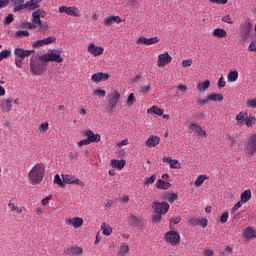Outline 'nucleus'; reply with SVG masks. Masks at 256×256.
<instances>
[{
	"mask_svg": "<svg viewBox=\"0 0 256 256\" xmlns=\"http://www.w3.org/2000/svg\"><path fill=\"white\" fill-rule=\"evenodd\" d=\"M154 215L152 216L153 223H161L163 221V215L169 211V203L167 202H154L152 205Z\"/></svg>",
	"mask_w": 256,
	"mask_h": 256,
	"instance_id": "obj_1",
	"label": "nucleus"
},
{
	"mask_svg": "<svg viewBox=\"0 0 256 256\" xmlns=\"http://www.w3.org/2000/svg\"><path fill=\"white\" fill-rule=\"evenodd\" d=\"M45 175V165L43 163L36 164L28 173L32 185H39L43 181Z\"/></svg>",
	"mask_w": 256,
	"mask_h": 256,
	"instance_id": "obj_2",
	"label": "nucleus"
},
{
	"mask_svg": "<svg viewBox=\"0 0 256 256\" xmlns=\"http://www.w3.org/2000/svg\"><path fill=\"white\" fill-rule=\"evenodd\" d=\"M45 65L41 56L33 55L30 59V71L33 75H43L45 73Z\"/></svg>",
	"mask_w": 256,
	"mask_h": 256,
	"instance_id": "obj_3",
	"label": "nucleus"
},
{
	"mask_svg": "<svg viewBox=\"0 0 256 256\" xmlns=\"http://www.w3.org/2000/svg\"><path fill=\"white\" fill-rule=\"evenodd\" d=\"M35 53V50H25L23 48H16L14 50L15 55V65L18 67V69H21L23 67V61L25 57H31V54Z\"/></svg>",
	"mask_w": 256,
	"mask_h": 256,
	"instance_id": "obj_4",
	"label": "nucleus"
},
{
	"mask_svg": "<svg viewBox=\"0 0 256 256\" xmlns=\"http://www.w3.org/2000/svg\"><path fill=\"white\" fill-rule=\"evenodd\" d=\"M164 241L171 247H177L181 245V234L177 230H170L165 233Z\"/></svg>",
	"mask_w": 256,
	"mask_h": 256,
	"instance_id": "obj_5",
	"label": "nucleus"
},
{
	"mask_svg": "<svg viewBox=\"0 0 256 256\" xmlns=\"http://www.w3.org/2000/svg\"><path fill=\"white\" fill-rule=\"evenodd\" d=\"M244 153L246 155H256V134H252L244 141Z\"/></svg>",
	"mask_w": 256,
	"mask_h": 256,
	"instance_id": "obj_6",
	"label": "nucleus"
},
{
	"mask_svg": "<svg viewBox=\"0 0 256 256\" xmlns=\"http://www.w3.org/2000/svg\"><path fill=\"white\" fill-rule=\"evenodd\" d=\"M42 63H49V62H54V63H62L63 57L61 56V51L57 50L56 52H50L43 54L41 56Z\"/></svg>",
	"mask_w": 256,
	"mask_h": 256,
	"instance_id": "obj_7",
	"label": "nucleus"
},
{
	"mask_svg": "<svg viewBox=\"0 0 256 256\" xmlns=\"http://www.w3.org/2000/svg\"><path fill=\"white\" fill-rule=\"evenodd\" d=\"M121 99V94L117 91H112L109 95L108 105L106 107V111L109 113H113L115 111L117 105H119V101Z\"/></svg>",
	"mask_w": 256,
	"mask_h": 256,
	"instance_id": "obj_8",
	"label": "nucleus"
},
{
	"mask_svg": "<svg viewBox=\"0 0 256 256\" xmlns=\"http://www.w3.org/2000/svg\"><path fill=\"white\" fill-rule=\"evenodd\" d=\"M58 11L59 13H65L70 17H81V12H79V8L75 6H60Z\"/></svg>",
	"mask_w": 256,
	"mask_h": 256,
	"instance_id": "obj_9",
	"label": "nucleus"
},
{
	"mask_svg": "<svg viewBox=\"0 0 256 256\" xmlns=\"http://www.w3.org/2000/svg\"><path fill=\"white\" fill-rule=\"evenodd\" d=\"M88 53L93 55V57H99V55H103L105 48L103 46H97L95 43H90L87 47Z\"/></svg>",
	"mask_w": 256,
	"mask_h": 256,
	"instance_id": "obj_10",
	"label": "nucleus"
},
{
	"mask_svg": "<svg viewBox=\"0 0 256 256\" xmlns=\"http://www.w3.org/2000/svg\"><path fill=\"white\" fill-rule=\"evenodd\" d=\"M171 61H173V57H171V55H169V52L160 54L158 56L157 67H166V65H169V63H171Z\"/></svg>",
	"mask_w": 256,
	"mask_h": 256,
	"instance_id": "obj_11",
	"label": "nucleus"
},
{
	"mask_svg": "<svg viewBox=\"0 0 256 256\" xmlns=\"http://www.w3.org/2000/svg\"><path fill=\"white\" fill-rule=\"evenodd\" d=\"M57 41V38L53 36H49L48 38L42 39V40H37L32 44V47L34 49H39L40 47H43L44 45H51V43H55Z\"/></svg>",
	"mask_w": 256,
	"mask_h": 256,
	"instance_id": "obj_12",
	"label": "nucleus"
},
{
	"mask_svg": "<svg viewBox=\"0 0 256 256\" xmlns=\"http://www.w3.org/2000/svg\"><path fill=\"white\" fill-rule=\"evenodd\" d=\"M159 38L157 36L152 37V38H147L145 36H142L137 39L136 43L137 45H155L159 43Z\"/></svg>",
	"mask_w": 256,
	"mask_h": 256,
	"instance_id": "obj_13",
	"label": "nucleus"
},
{
	"mask_svg": "<svg viewBox=\"0 0 256 256\" xmlns=\"http://www.w3.org/2000/svg\"><path fill=\"white\" fill-rule=\"evenodd\" d=\"M242 235L246 241H251V239H256V228L248 226L242 230Z\"/></svg>",
	"mask_w": 256,
	"mask_h": 256,
	"instance_id": "obj_14",
	"label": "nucleus"
},
{
	"mask_svg": "<svg viewBox=\"0 0 256 256\" xmlns=\"http://www.w3.org/2000/svg\"><path fill=\"white\" fill-rule=\"evenodd\" d=\"M62 179L64 183H68L72 185H80V187H85V183L77 179L75 176L62 174Z\"/></svg>",
	"mask_w": 256,
	"mask_h": 256,
	"instance_id": "obj_15",
	"label": "nucleus"
},
{
	"mask_svg": "<svg viewBox=\"0 0 256 256\" xmlns=\"http://www.w3.org/2000/svg\"><path fill=\"white\" fill-rule=\"evenodd\" d=\"M65 223L70 227H74V229H79L80 227H83V218L81 217L68 218L66 219Z\"/></svg>",
	"mask_w": 256,
	"mask_h": 256,
	"instance_id": "obj_16",
	"label": "nucleus"
},
{
	"mask_svg": "<svg viewBox=\"0 0 256 256\" xmlns=\"http://www.w3.org/2000/svg\"><path fill=\"white\" fill-rule=\"evenodd\" d=\"M42 0H30L24 3V6H20V9H26L27 11H35L39 9Z\"/></svg>",
	"mask_w": 256,
	"mask_h": 256,
	"instance_id": "obj_17",
	"label": "nucleus"
},
{
	"mask_svg": "<svg viewBox=\"0 0 256 256\" xmlns=\"http://www.w3.org/2000/svg\"><path fill=\"white\" fill-rule=\"evenodd\" d=\"M84 137H87L86 139L90 143H99L101 141V135L95 134L92 130H86L84 132Z\"/></svg>",
	"mask_w": 256,
	"mask_h": 256,
	"instance_id": "obj_18",
	"label": "nucleus"
},
{
	"mask_svg": "<svg viewBox=\"0 0 256 256\" xmlns=\"http://www.w3.org/2000/svg\"><path fill=\"white\" fill-rule=\"evenodd\" d=\"M122 19L119 16H109L106 17L103 21L104 27H111L114 23L119 25V23H122Z\"/></svg>",
	"mask_w": 256,
	"mask_h": 256,
	"instance_id": "obj_19",
	"label": "nucleus"
},
{
	"mask_svg": "<svg viewBox=\"0 0 256 256\" xmlns=\"http://www.w3.org/2000/svg\"><path fill=\"white\" fill-rule=\"evenodd\" d=\"M109 79V74L98 72L91 76L92 83H101L102 81H107Z\"/></svg>",
	"mask_w": 256,
	"mask_h": 256,
	"instance_id": "obj_20",
	"label": "nucleus"
},
{
	"mask_svg": "<svg viewBox=\"0 0 256 256\" xmlns=\"http://www.w3.org/2000/svg\"><path fill=\"white\" fill-rule=\"evenodd\" d=\"M253 29V24L251 22L247 21L242 25L241 33L244 37V39H248L249 35H251V31Z\"/></svg>",
	"mask_w": 256,
	"mask_h": 256,
	"instance_id": "obj_21",
	"label": "nucleus"
},
{
	"mask_svg": "<svg viewBox=\"0 0 256 256\" xmlns=\"http://www.w3.org/2000/svg\"><path fill=\"white\" fill-rule=\"evenodd\" d=\"M132 227H138L141 228L144 225V221L143 218H141V216H135V215H130V219H129Z\"/></svg>",
	"mask_w": 256,
	"mask_h": 256,
	"instance_id": "obj_22",
	"label": "nucleus"
},
{
	"mask_svg": "<svg viewBox=\"0 0 256 256\" xmlns=\"http://www.w3.org/2000/svg\"><path fill=\"white\" fill-rule=\"evenodd\" d=\"M47 15V12L43 9H38L35 12L32 13V21L33 23H41V17H45Z\"/></svg>",
	"mask_w": 256,
	"mask_h": 256,
	"instance_id": "obj_23",
	"label": "nucleus"
},
{
	"mask_svg": "<svg viewBox=\"0 0 256 256\" xmlns=\"http://www.w3.org/2000/svg\"><path fill=\"white\" fill-rule=\"evenodd\" d=\"M10 3L14 6L13 13H19V11H23L25 8V0H10Z\"/></svg>",
	"mask_w": 256,
	"mask_h": 256,
	"instance_id": "obj_24",
	"label": "nucleus"
},
{
	"mask_svg": "<svg viewBox=\"0 0 256 256\" xmlns=\"http://www.w3.org/2000/svg\"><path fill=\"white\" fill-rule=\"evenodd\" d=\"M248 113L241 111L239 114L236 115V125H238V127H243L245 125V121L248 117Z\"/></svg>",
	"mask_w": 256,
	"mask_h": 256,
	"instance_id": "obj_25",
	"label": "nucleus"
},
{
	"mask_svg": "<svg viewBox=\"0 0 256 256\" xmlns=\"http://www.w3.org/2000/svg\"><path fill=\"white\" fill-rule=\"evenodd\" d=\"M160 142L161 138H159L158 136H151L146 141V147H157V145H159Z\"/></svg>",
	"mask_w": 256,
	"mask_h": 256,
	"instance_id": "obj_26",
	"label": "nucleus"
},
{
	"mask_svg": "<svg viewBox=\"0 0 256 256\" xmlns=\"http://www.w3.org/2000/svg\"><path fill=\"white\" fill-rule=\"evenodd\" d=\"M148 115H158V117H161L163 115V113H165V111L161 108H159V106H152L147 110Z\"/></svg>",
	"mask_w": 256,
	"mask_h": 256,
	"instance_id": "obj_27",
	"label": "nucleus"
},
{
	"mask_svg": "<svg viewBox=\"0 0 256 256\" xmlns=\"http://www.w3.org/2000/svg\"><path fill=\"white\" fill-rule=\"evenodd\" d=\"M213 37H217L218 39H223L227 37V31L223 28H216L212 32Z\"/></svg>",
	"mask_w": 256,
	"mask_h": 256,
	"instance_id": "obj_28",
	"label": "nucleus"
},
{
	"mask_svg": "<svg viewBox=\"0 0 256 256\" xmlns=\"http://www.w3.org/2000/svg\"><path fill=\"white\" fill-rule=\"evenodd\" d=\"M8 207H9L11 213H15V212L18 213V214L23 213V207L18 206V205L15 204V202H13V201H10V202L8 203Z\"/></svg>",
	"mask_w": 256,
	"mask_h": 256,
	"instance_id": "obj_29",
	"label": "nucleus"
},
{
	"mask_svg": "<svg viewBox=\"0 0 256 256\" xmlns=\"http://www.w3.org/2000/svg\"><path fill=\"white\" fill-rule=\"evenodd\" d=\"M241 203H247V201H251V189L245 190L240 196Z\"/></svg>",
	"mask_w": 256,
	"mask_h": 256,
	"instance_id": "obj_30",
	"label": "nucleus"
},
{
	"mask_svg": "<svg viewBox=\"0 0 256 256\" xmlns=\"http://www.w3.org/2000/svg\"><path fill=\"white\" fill-rule=\"evenodd\" d=\"M229 83H235L239 79V72L237 70L230 71L227 76Z\"/></svg>",
	"mask_w": 256,
	"mask_h": 256,
	"instance_id": "obj_31",
	"label": "nucleus"
},
{
	"mask_svg": "<svg viewBox=\"0 0 256 256\" xmlns=\"http://www.w3.org/2000/svg\"><path fill=\"white\" fill-rule=\"evenodd\" d=\"M125 161H111L110 162V167L112 169H118V171H121L123 167H125Z\"/></svg>",
	"mask_w": 256,
	"mask_h": 256,
	"instance_id": "obj_32",
	"label": "nucleus"
},
{
	"mask_svg": "<svg viewBox=\"0 0 256 256\" xmlns=\"http://www.w3.org/2000/svg\"><path fill=\"white\" fill-rule=\"evenodd\" d=\"M256 123V117L253 115H248V117H246V120L244 122V125H246V127L251 128L255 125Z\"/></svg>",
	"mask_w": 256,
	"mask_h": 256,
	"instance_id": "obj_33",
	"label": "nucleus"
},
{
	"mask_svg": "<svg viewBox=\"0 0 256 256\" xmlns=\"http://www.w3.org/2000/svg\"><path fill=\"white\" fill-rule=\"evenodd\" d=\"M169 187H171V183L169 182H165L161 179H159L156 183V189H164L167 190L169 189Z\"/></svg>",
	"mask_w": 256,
	"mask_h": 256,
	"instance_id": "obj_34",
	"label": "nucleus"
},
{
	"mask_svg": "<svg viewBox=\"0 0 256 256\" xmlns=\"http://www.w3.org/2000/svg\"><path fill=\"white\" fill-rule=\"evenodd\" d=\"M101 229L103 231V235H111V233H113V228H111V226L107 225V223H102L101 225Z\"/></svg>",
	"mask_w": 256,
	"mask_h": 256,
	"instance_id": "obj_35",
	"label": "nucleus"
},
{
	"mask_svg": "<svg viewBox=\"0 0 256 256\" xmlns=\"http://www.w3.org/2000/svg\"><path fill=\"white\" fill-rule=\"evenodd\" d=\"M164 199L169 203H174L175 201H177V199H179V196L175 193H167Z\"/></svg>",
	"mask_w": 256,
	"mask_h": 256,
	"instance_id": "obj_36",
	"label": "nucleus"
},
{
	"mask_svg": "<svg viewBox=\"0 0 256 256\" xmlns=\"http://www.w3.org/2000/svg\"><path fill=\"white\" fill-rule=\"evenodd\" d=\"M208 99L210 101H218V103H221V101H223V94L213 93L208 96Z\"/></svg>",
	"mask_w": 256,
	"mask_h": 256,
	"instance_id": "obj_37",
	"label": "nucleus"
},
{
	"mask_svg": "<svg viewBox=\"0 0 256 256\" xmlns=\"http://www.w3.org/2000/svg\"><path fill=\"white\" fill-rule=\"evenodd\" d=\"M156 179H157V176L155 174H153L150 177H146L143 181V184L148 187V185H153L155 183Z\"/></svg>",
	"mask_w": 256,
	"mask_h": 256,
	"instance_id": "obj_38",
	"label": "nucleus"
},
{
	"mask_svg": "<svg viewBox=\"0 0 256 256\" xmlns=\"http://www.w3.org/2000/svg\"><path fill=\"white\" fill-rule=\"evenodd\" d=\"M11 103H13V99L8 98L2 102V107L5 111H11Z\"/></svg>",
	"mask_w": 256,
	"mask_h": 256,
	"instance_id": "obj_39",
	"label": "nucleus"
},
{
	"mask_svg": "<svg viewBox=\"0 0 256 256\" xmlns=\"http://www.w3.org/2000/svg\"><path fill=\"white\" fill-rule=\"evenodd\" d=\"M209 179V177H207L206 175H200L198 176V178L195 181V185L196 187H201V185H203V183L205 182V180Z\"/></svg>",
	"mask_w": 256,
	"mask_h": 256,
	"instance_id": "obj_40",
	"label": "nucleus"
},
{
	"mask_svg": "<svg viewBox=\"0 0 256 256\" xmlns=\"http://www.w3.org/2000/svg\"><path fill=\"white\" fill-rule=\"evenodd\" d=\"M210 85L211 82L209 80H205L204 82L198 85V89L199 91H205L206 89H209Z\"/></svg>",
	"mask_w": 256,
	"mask_h": 256,
	"instance_id": "obj_41",
	"label": "nucleus"
},
{
	"mask_svg": "<svg viewBox=\"0 0 256 256\" xmlns=\"http://www.w3.org/2000/svg\"><path fill=\"white\" fill-rule=\"evenodd\" d=\"M129 253V245L127 244H121L120 249H119V255H127Z\"/></svg>",
	"mask_w": 256,
	"mask_h": 256,
	"instance_id": "obj_42",
	"label": "nucleus"
},
{
	"mask_svg": "<svg viewBox=\"0 0 256 256\" xmlns=\"http://www.w3.org/2000/svg\"><path fill=\"white\" fill-rule=\"evenodd\" d=\"M71 255H83V248L80 247H72L70 249Z\"/></svg>",
	"mask_w": 256,
	"mask_h": 256,
	"instance_id": "obj_43",
	"label": "nucleus"
},
{
	"mask_svg": "<svg viewBox=\"0 0 256 256\" xmlns=\"http://www.w3.org/2000/svg\"><path fill=\"white\" fill-rule=\"evenodd\" d=\"M15 37H18V39H21L23 37H29V31L27 30H20L15 33Z\"/></svg>",
	"mask_w": 256,
	"mask_h": 256,
	"instance_id": "obj_44",
	"label": "nucleus"
},
{
	"mask_svg": "<svg viewBox=\"0 0 256 256\" xmlns=\"http://www.w3.org/2000/svg\"><path fill=\"white\" fill-rule=\"evenodd\" d=\"M54 183H56V185H59V187H65V182L61 180V176H59V174L55 175Z\"/></svg>",
	"mask_w": 256,
	"mask_h": 256,
	"instance_id": "obj_45",
	"label": "nucleus"
},
{
	"mask_svg": "<svg viewBox=\"0 0 256 256\" xmlns=\"http://www.w3.org/2000/svg\"><path fill=\"white\" fill-rule=\"evenodd\" d=\"M9 55H11V51H9V50H2L0 52V61H3V59H7V57H9Z\"/></svg>",
	"mask_w": 256,
	"mask_h": 256,
	"instance_id": "obj_46",
	"label": "nucleus"
},
{
	"mask_svg": "<svg viewBox=\"0 0 256 256\" xmlns=\"http://www.w3.org/2000/svg\"><path fill=\"white\" fill-rule=\"evenodd\" d=\"M246 107L249 109H256V99L246 101Z\"/></svg>",
	"mask_w": 256,
	"mask_h": 256,
	"instance_id": "obj_47",
	"label": "nucleus"
},
{
	"mask_svg": "<svg viewBox=\"0 0 256 256\" xmlns=\"http://www.w3.org/2000/svg\"><path fill=\"white\" fill-rule=\"evenodd\" d=\"M168 163L171 169H181V163L179 161H169Z\"/></svg>",
	"mask_w": 256,
	"mask_h": 256,
	"instance_id": "obj_48",
	"label": "nucleus"
},
{
	"mask_svg": "<svg viewBox=\"0 0 256 256\" xmlns=\"http://www.w3.org/2000/svg\"><path fill=\"white\" fill-rule=\"evenodd\" d=\"M34 25H36L38 29H41V31H47L49 29V25L41 23V20L40 23H34Z\"/></svg>",
	"mask_w": 256,
	"mask_h": 256,
	"instance_id": "obj_49",
	"label": "nucleus"
},
{
	"mask_svg": "<svg viewBox=\"0 0 256 256\" xmlns=\"http://www.w3.org/2000/svg\"><path fill=\"white\" fill-rule=\"evenodd\" d=\"M39 130L43 131V133H47V131H49V123L48 122H44L39 126Z\"/></svg>",
	"mask_w": 256,
	"mask_h": 256,
	"instance_id": "obj_50",
	"label": "nucleus"
},
{
	"mask_svg": "<svg viewBox=\"0 0 256 256\" xmlns=\"http://www.w3.org/2000/svg\"><path fill=\"white\" fill-rule=\"evenodd\" d=\"M94 95H97L98 97H105V95H107V92L105 90L96 89L94 91Z\"/></svg>",
	"mask_w": 256,
	"mask_h": 256,
	"instance_id": "obj_51",
	"label": "nucleus"
},
{
	"mask_svg": "<svg viewBox=\"0 0 256 256\" xmlns=\"http://www.w3.org/2000/svg\"><path fill=\"white\" fill-rule=\"evenodd\" d=\"M127 105H133L135 103V95L131 93L126 101Z\"/></svg>",
	"mask_w": 256,
	"mask_h": 256,
	"instance_id": "obj_52",
	"label": "nucleus"
},
{
	"mask_svg": "<svg viewBox=\"0 0 256 256\" xmlns=\"http://www.w3.org/2000/svg\"><path fill=\"white\" fill-rule=\"evenodd\" d=\"M199 218L197 217H192L190 218V225H192V227H197V225H199Z\"/></svg>",
	"mask_w": 256,
	"mask_h": 256,
	"instance_id": "obj_53",
	"label": "nucleus"
},
{
	"mask_svg": "<svg viewBox=\"0 0 256 256\" xmlns=\"http://www.w3.org/2000/svg\"><path fill=\"white\" fill-rule=\"evenodd\" d=\"M222 21L224 23H228L229 25H233V19L231 18L230 15L222 17Z\"/></svg>",
	"mask_w": 256,
	"mask_h": 256,
	"instance_id": "obj_54",
	"label": "nucleus"
},
{
	"mask_svg": "<svg viewBox=\"0 0 256 256\" xmlns=\"http://www.w3.org/2000/svg\"><path fill=\"white\" fill-rule=\"evenodd\" d=\"M209 221L207 220V218H202L199 220L198 225H200V227H203V229H205V227H207Z\"/></svg>",
	"mask_w": 256,
	"mask_h": 256,
	"instance_id": "obj_55",
	"label": "nucleus"
},
{
	"mask_svg": "<svg viewBox=\"0 0 256 256\" xmlns=\"http://www.w3.org/2000/svg\"><path fill=\"white\" fill-rule=\"evenodd\" d=\"M226 85H227V82H225V78L220 77V79L218 80V88L223 89V87H225Z\"/></svg>",
	"mask_w": 256,
	"mask_h": 256,
	"instance_id": "obj_56",
	"label": "nucleus"
},
{
	"mask_svg": "<svg viewBox=\"0 0 256 256\" xmlns=\"http://www.w3.org/2000/svg\"><path fill=\"white\" fill-rule=\"evenodd\" d=\"M78 147H83L85 145H91V142L86 138L77 143Z\"/></svg>",
	"mask_w": 256,
	"mask_h": 256,
	"instance_id": "obj_57",
	"label": "nucleus"
},
{
	"mask_svg": "<svg viewBox=\"0 0 256 256\" xmlns=\"http://www.w3.org/2000/svg\"><path fill=\"white\" fill-rule=\"evenodd\" d=\"M200 128H201V126L197 125L196 123H191L189 126V131H196V133H197V130Z\"/></svg>",
	"mask_w": 256,
	"mask_h": 256,
	"instance_id": "obj_58",
	"label": "nucleus"
},
{
	"mask_svg": "<svg viewBox=\"0 0 256 256\" xmlns=\"http://www.w3.org/2000/svg\"><path fill=\"white\" fill-rule=\"evenodd\" d=\"M191 65H193V60L191 59L182 61V67H191Z\"/></svg>",
	"mask_w": 256,
	"mask_h": 256,
	"instance_id": "obj_59",
	"label": "nucleus"
},
{
	"mask_svg": "<svg viewBox=\"0 0 256 256\" xmlns=\"http://www.w3.org/2000/svg\"><path fill=\"white\" fill-rule=\"evenodd\" d=\"M227 219H229V213H223L220 217V223H225L227 221Z\"/></svg>",
	"mask_w": 256,
	"mask_h": 256,
	"instance_id": "obj_60",
	"label": "nucleus"
},
{
	"mask_svg": "<svg viewBox=\"0 0 256 256\" xmlns=\"http://www.w3.org/2000/svg\"><path fill=\"white\" fill-rule=\"evenodd\" d=\"M241 205H243V202H241V200L237 203V204H235L234 205V207L232 208V213H236L238 210H239V208L241 207Z\"/></svg>",
	"mask_w": 256,
	"mask_h": 256,
	"instance_id": "obj_61",
	"label": "nucleus"
},
{
	"mask_svg": "<svg viewBox=\"0 0 256 256\" xmlns=\"http://www.w3.org/2000/svg\"><path fill=\"white\" fill-rule=\"evenodd\" d=\"M231 253H233V247L226 246L225 249H224L223 255H229Z\"/></svg>",
	"mask_w": 256,
	"mask_h": 256,
	"instance_id": "obj_62",
	"label": "nucleus"
},
{
	"mask_svg": "<svg viewBox=\"0 0 256 256\" xmlns=\"http://www.w3.org/2000/svg\"><path fill=\"white\" fill-rule=\"evenodd\" d=\"M213 255H214L213 250L209 248L204 249L203 256H213Z\"/></svg>",
	"mask_w": 256,
	"mask_h": 256,
	"instance_id": "obj_63",
	"label": "nucleus"
},
{
	"mask_svg": "<svg viewBox=\"0 0 256 256\" xmlns=\"http://www.w3.org/2000/svg\"><path fill=\"white\" fill-rule=\"evenodd\" d=\"M248 49L249 51H254L256 53V42H251Z\"/></svg>",
	"mask_w": 256,
	"mask_h": 256,
	"instance_id": "obj_64",
	"label": "nucleus"
}]
</instances>
